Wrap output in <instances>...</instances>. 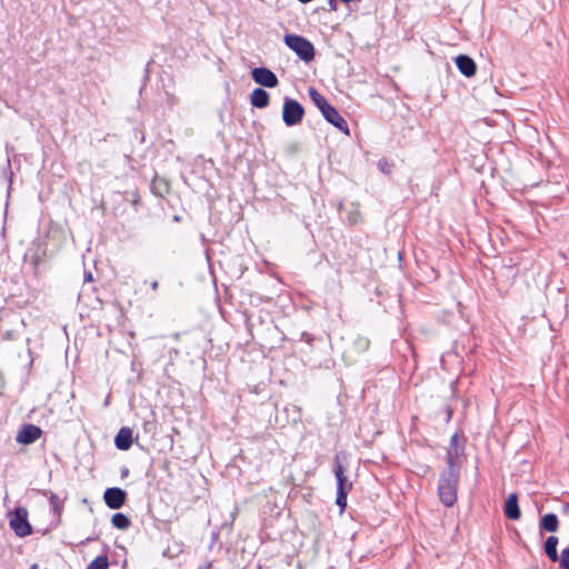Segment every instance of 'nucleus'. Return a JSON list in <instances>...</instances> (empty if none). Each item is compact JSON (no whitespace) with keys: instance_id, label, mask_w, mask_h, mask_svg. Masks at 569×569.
I'll return each instance as SVG.
<instances>
[{"instance_id":"1a4fd4ad","label":"nucleus","mask_w":569,"mask_h":569,"mask_svg":"<svg viewBox=\"0 0 569 569\" xmlns=\"http://www.w3.org/2000/svg\"><path fill=\"white\" fill-rule=\"evenodd\" d=\"M323 118L339 129L341 132L349 134V127L343 117L338 112V110L331 104L328 106L322 112Z\"/></svg>"},{"instance_id":"f257e3e1","label":"nucleus","mask_w":569,"mask_h":569,"mask_svg":"<svg viewBox=\"0 0 569 569\" xmlns=\"http://www.w3.org/2000/svg\"><path fill=\"white\" fill-rule=\"evenodd\" d=\"M460 477V469L447 467L440 475L438 493L446 507H452L457 501V487Z\"/></svg>"},{"instance_id":"4be33fe9","label":"nucleus","mask_w":569,"mask_h":569,"mask_svg":"<svg viewBox=\"0 0 569 569\" xmlns=\"http://www.w3.org/2000/svg\"><path fill=\"white\" fill-rule=\"evenodd\" d=\"M559 563H560V567L562 569H569V547L568 548H565L562 551H561V555L558 559Z\"/></svg>"},{"instance_id":"f03ea898","label":"nucleus","mask_w":569,"mask_h":569,"mask_svg":"<svg viewBox=\"0 0 569 569\" xmlns=\"http://www.w3.org/2000/svg\"><path fill=\"white\" fill-rule=\"evenodd\" d=\"M284 43L305 62H310L315 59L313 44L306 38L287 33L284 36Z\"/></svg>"},{"instance_id":"0eeeda50","label":"nucleus","mask_w":569,"mask_h":569,"mask_svg":"<svg viewBox=\"0 0 569 569\" xmlns=\"http://www.w3.org/2000/svg\"><path fill=\"white\" fill-rule=\"evenodd\" d=\"M42 435V430L36 425H24L18 431L16 441L21 445H31L36 442Z\"/></svg>"},{"instance_id":"9d476101","label":"nucleus","mask_w":569,"mask_h":569,"mask_svg":"<svg viewBox=\"0 0 569 569\" xmlns=\"http://www.w3.org/2000/svg\"><path fill=\"white\" fill-rule=\"evenodd\" d=\"M335 476L337 479V491H346L349 492L352 488V483L348 481V478L345 476V469L340 462L339 455L335 458Z\"/></svg>"},{"instance_id":"6ab92c4d","label":"nucleus","mask_w":569,"mask_h":569,"mask_svg":"<svg viewBox=\"0 0 569 569\" xmlns=\"http://www.w3.org/2000/svg\"><path fill=\"white\" fill-rule=\"evenodd\" d=\"M87 569H109L108 557L98 556L88 565Z\"/></svg>"},{"instance_id":"a211bd4d","label":"nucleus","mask_w":569,"mask_h":569,"mask_svg":"<svg viewBox=\"0 0 569 569\" xmlns=\"http://www.w3.org/2000/svg\"><path fill=\"white\" fill-rule=\"evenodd\" d=\"M309 96L315 102V104L318 107V109L322 112L330 103L328 100L319 93L315 88L309 89Z\"/></svg>"},{"instance_id":"dca6fc26","label":"nucleus","mask_w":569,"mask_h":569,"mask_svg":"<svg viewBox=\"0 0 569 569\" xmlns=\"http://www.w3.org/2000/svg\"><path fill=\"white\" fill-rule=\"evenodd\" d=\"M558 527L559 521L555 513H547L540 520V528L548 532H556Z\"/></svg>"},{"instance_id":"5701e85b","label":"nucleus","mask_w":569,"mask_h":569,"mask_svg":"<svg viewBox=\"0 0 569 569\" xmlns=\"http://www.w3.org/2000/svg\"><path fill=\"white\" fill-rule=\"evenodd\" d=\"M370 341L365 337H358L355 340V346L359 351H366L369 348Z\"/></svg>"},{"instance_id":"20e7f679","label":"nucleus","mask_w":569,"mask_h":569,"mask_svg":"<svg viewBox=\"0 0 569 569\" xmlns=\"http://www.w3.org/2000/svg\"><path fill=\"white\" fill-rule=\"evenodd\" d=\"M305 108L295 99L284 98L282 107V120L288 127L296 126L302 121Z\"/></svg>"},{"instance_id":"b1692460","label":"nucleus","mask_w":569,"mask_h":569,"mask_svg":"<svg viewBox=\"0 0 569 569\" xmlns=\"http://www.w3.org/2000/svg\"><path fill=\"white\" fill-rule=\"evenodd\" d=\"M378 168L380 169L381 172L389 174L391 172L392 164L389 163L388 160L386 159H380L378 161Z\"/></svg>"},{"instance_id":"9b49d317","label":"nucleus","mask_w":569,"mask_h":569,"mask_svg":"<svg viewBox=\"0 0 569 569\" xmlns=\"http://www.w3.org/2000/svg\"><path fill=\"white\" fill-rule=\"evenodd\" d=\"M456 64H457V68L459 69V71L463 76L470 78L476 74L477 66H476L475 61L469 56L459 54L456 58Z\"/></svg>"},{"instance_id":"aec40b11","label":"nucleus","mask_w":569,"mask_h":569,"mask_svg":"<svg viewBox=\"0 0 569 569\" xmlns=\"http://www.w3.org/2000/svg\"><path fill=\"white\" fill-rule=\"evenodd\" d=\"M49 501L53 509V512L56 515H60L61 510H62V506H61L60 498L58 497V495L51 492V495L49 497Z\"/></svg>"},{"instance_id":"a878e982","label":"nucleus","mask_w":569,"mask_h":569,"mask_svg":"<svg viewBox=\"0 0 569 569\" xmlns=\"http://www.w3.org/2000/svg\"><path fill=\"white\" fill-rule=\"evenodd\" d=\"M328 4H329L331 11L337 10V1L336 0H328Z\"/></svg>"},{"instance_id":"412c9836","label":"nucleus","mask_w":569,"mask_h":569,"mask_svg":"<svg viewBox=\"0 0 569 569\" xmlns=\"http://www.w3.org/2000/svg\"><path fill=\"white\" fill-rule=\"evenodd\" d=\"M347 496H348V492H346V491H342V490L341 491H337L336 503L339 506L341 512L347 507Z\"/></svg>"},{"instance_id":"c85d7f7f","label":"nucleus","mask_w":569,"mask_h":569,"mask_svg":"<svg viewBox=\"0 0 569 569\" xmlns=\"http://www.w3.org/2000/svg\"><path fill=\"white\" fill-rule=\"evenodd\" d=\"M210 568H211V563L208 562L206 565L200 566L198 569H210Z\"/></svg>"},{"instance_id":"7ed1b4c3","label":"nucleus","mask_w":569,"mask_h":569,"mask_svg":"<svg viewBox=\"0 0 569 569\" xmlns=\"http://www.w3.org/2000/svg\"><path fill=\"white\" fill-rule=\"evenodd\" d=\"M10 527L18 537H27L31 535L32 528L28 521V510L23 507H17L10 513Z\"/></svg>"},{"instance_id":"ddd939ff","label":"nucleus","mask_w":569,"mask_h":569,"mask_svg":"<svg viewBox=\"0 0 569 569\" xmlns=\"http://www.w3.org/2000/svg\"><path fill=\"white\" fill-rule=\"evenodd\" d=\"M505 515L511 520H518L521 516L520 508L518 505V497L516 493H511L505 503Z\"/></svg>"},{"instance_id":"6e6552de","label":"nucleus","mask_w":569,"mask_h":569,"mask_svg":"<svg viewBox=\"0 0 569 569\" xmlns=\"http://www.w3.org/2000/svg\"><path fill=\"white\" fill-rule=\"evenodd\" d=\"M127 493L118 487L108 488L103 493L106 505L110 509H119L126 502Z\"/></svg>"},{"instance_id":"2eb2a0df","label":"nucleus","mask_w":569,"mask_h":569,"mask_svg":"<svg viewBox=\"0 0 569 569\" xmlns=\"http://www.w3.org/2000/svg\"><path fill=\"white\" fill-rule=\"evenodd\" d=\"M558 538L556 536H550L547 538L543 549L547 555V557L552 561L556 562L559 559V555L557 552V546H558Z\"/></svg>"},{"instance_id":"f8f14e48","label":"nucleus","mask_w":569,"mask_h":569,"mask_svg":"<svg viewBox=\"0 0 569 569\" xmlns=\"http://www.w3.org/2000/svg\"><path fill=\"white\" fill-rule=\"evenodd\" d=\"M114 445L120 450H128L132 445V430L129 427H122L116 438Z\"/></svg>"},{"instance_id":"393cba45","label":"nucleus","mask_w":569,"mask_h":569,"mask_svg":"<svg viewBox=\"0 0 569 569\" xmlns=\"http://www.w3.org/2000/svg\"><path fill=\"white\" fill-rule=\"evenodd\" d=\"M3 338H4L6 340H13V339H16V332H14V331H9V330H8V331H6V332L3 333Z\"/></svg>"},{"instance_id":"bb28decb","label":"nucleus","mask_w":569,"mask_h":569,"mask_svg":"<svg viewBox=\"0 0 569 569\" xmlns=\"http://www.w3.org/2000/svg\"><path fill=\"white\" fill-rule=\"evenodd\" d=\"M150 286H151V289H152L153 291H156V290H158V288H159V282H158L157 280H154V281H152V282H151V284H150Z\"/></svg>"},{"instance_id":"cd10ccee","label":"nucleus","mask_w":569,"mask_h":569,"mask_svg":"<svg viewBox=\"0 0 569 569\" xmlns=\"http://www.w3.org/2000/svg\"><path fill=\"white\" fill-rule=\"evenodd\" d=\"M92 280V273L91 272H87L84 274V281H91Z\"/></svg>"},{"instance_id":"f3484780","label":"nucleus","mask_w":569,"mask_h":569,"mask_svg":"<svg viewBox=\"0 0 569 569\" xmlns=\"http://www.w3.org/2000/svg\"><path fill=\"white\" fill-rule=\"evenodd\" d=\"M111 523L114 528L126 530L131 526V520L124 513H114L111 518Z\"/></svg>"},{"instance_id":"423d86ee","label":"nucleus","mask_w":569,"mask_h":569,"mask_svg":"<svg viewBox=\"0 0 569 569\" xmlns=\"http://www.w3.org/2000/svg\"><path fill=\"white\" fill-rule=\"evenodd\" d=\"M251 77L256 83L267 88H276L279 83L276 73L266 67L254 68L251 71Z\"/></svg>"},{"instance_id":"39448f33","label":"nucleus","mask_w":569,"mask_h":569,"mask_svg":"<svg viewBox=\"0 0 569 569\" xmlns=\"http://www.w3.org/2000/svg\"><path fill=\"white\" fill-rule=\"evenodd\" d=\"M465 457V445L463 440L459 438L457 433H455L451 439L447 450L446 462L447 467H457L461 469Z\"/></svg>"},{"instance_id":"4468645a","label":"nucleus","mask_w":569,"mask_h":569,"mask_svg":"<svg viewBox=\"0 0 569 569\" xmlns=\"http://www.w3.org/2000/svg\"><path fill=\"white\" fill-rule=\"evenodd\" d=\"M270 101L269 93L262 88H256L250 96V102L253 107L262 109L268 107Z\"/></svg>"}]
</instances>
